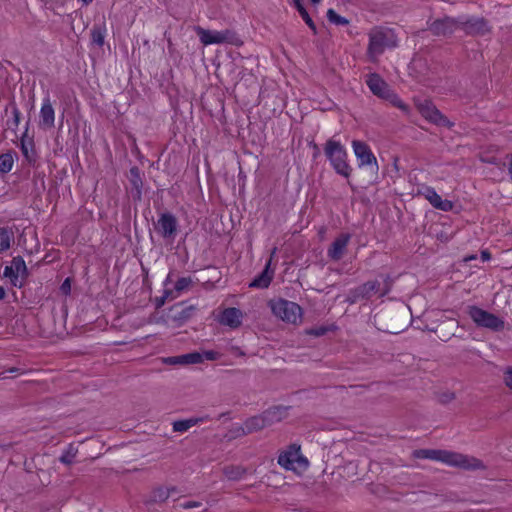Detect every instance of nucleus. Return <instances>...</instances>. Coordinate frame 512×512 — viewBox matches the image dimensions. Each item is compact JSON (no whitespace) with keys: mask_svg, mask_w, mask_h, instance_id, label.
I'll return each instance as SVG.
<instances>
[{"mask_svg":"<svg viewBox=\"0 0 512 512\" xmlns=\"http://www.w3.org/2000/svg\"><path fill=\"white\" fill-rule=\"evenodd\" d=\"M201 506H202V503L198 502V501H186V502H183V503L180 504V507L185 509V510L193 509V508H198V507H201Z\"/></svg>","mask_w":512,"mask_h":512,"instance_id":"37998d69","label":"nucleus"},{"mask_svg":"<svg viewBox=\"0 0 512 512\" xmlns=\"http://www.w3.org/2000/svg\"><path fill=\"white\" fill-rule=\"evenodd\" d=\"M458 28L469 36H484L491 31L489 22L476 16H459Z\"/></svg>","mask_w":512,"mask_h":512,"instance_id":"6e6552de","label":"nucleus"},{"mask_svg":"<svg viewBox=\"0 0 512 512\" xmlns=\"http://www.w3.org/2000/svg\"><path fill=\"white\" fill-rule=\"evenodd\" d=\"M55 126V111L49 96L43 99L39 113L38 127L44 131L53 129Z\"/></svg>","mask_w":512,"mask_h":512,"instance_id":"2eb2a0df","label":"nucleus"},{"mask_svg":"<svg viewBox=\"0 0 512 512\" xmlns=\"http://www.w3.org/2000/svg\"><path fill=\"white\" fill-rule=\"evenodd\" d=\"M459 17L452 18L449 16H445L440 19L434 20L429 24V31L435 36H450L452 35L458 28Z\"/></svg>","mask_w":512,"mask_h":512,"instance_id":"ddd939ff","label":"nucleus"},{"mask_svg":"<svg viewBox=\"0 0 512 512\" xmlns=\"http://www.w3.org/2000/svg\"><path fill=\"white\" fill-rule=\"evenodd\" d=\"M301 450V446L297 443H292L288 446L287 450L281 452L278 456V464L286 470H294L295 457Z\"/></svg>","mask_w":512,"mask_h":512,"instance_id":"6ab92c4d","label":"nucleus"},{"mask_svg":"<svg viewBox=\"0 0 512 512\" xmlns=\"http://www.w3.org/2000/svg\"><path fill=\"white\" fill-rule=\"evenodd\" d=\"M324 154L337 174L345 178L351 176L352 168L347 161L348 154L340 141L328 139L324 145Z\"/></svg>","mask_w":512,"mask_h":512,"instance_id":"20e7f679","label":"nucleus"},{"mask_svg":"<svg viewBox=\"0 0 512 512\" xmlns=\"http://www.w3.org/2000/svg\"><path fill=\"white\" fill-rule=\"evenodd\" d=\"M13 157L10 153L0 155V173L6 174L11 171L13 167Z\"/></svg>","mask_w":512,"mask_h":512,"instance_id":"72a5a7b5","label":"nucleus"},{"mask_svg":"<svg viewBox=\"0 0 512 512\" xmlns=\"http://www.w3.org/2000/svg\"><path fill=\"white\" fill-rule=\"evenodd\" d=\"M454 399H455V394L453 392L447 391V392L440 393L438 395V401L441 404H448L449 402H451Z\"/></svg>","mask_w":512,"mask_h":512,"instance_id":"58836bf2","label":"nucleus"},{"mask_svg":"<svg viewBox=\"0 0 512 512\" xmlns=\"http://www.w3.org/2000/svg\"><path fill=\"white\" fill-rule=\"evenodd\" d=\"M504 383L506 386L512 390V366L507 367V369L504 372Z\"/></svg>","mask_w":512,"mask_h":512,"instance_id":"ea45409f","label":"nucleus"},{"mask_svg":"<svg viewBox=\"0 0 512 512\" xmlns=\"http://www.w3.org/2000/svg\"><path fill=\"white\" fill-rule=\"evenodd\" d=\"M276 252V248L273 249L271 256ZM272 257L266 262L263 271L257 275L253 281L249 284L251 288L264 289L268 288L274 277V270L271 269Z\"/></svg>","mask_w":512,"mask_h":512,"instance_id":"a211bd4d","label":"nucleus"},{"mask_svg":"<svg viewBox=\"0 0 512 512\" xmlns=\"http://www.w3.org/2000/svg\"><path fill=\"white\" fill-rule=\"evenodd\" d=\"M5 295V289L2 286H0V301L4 299Z\"/></svg>","mask_w":512,"mask_h":512,"instance_id":"3c124183","label":"nucleus"},{"mask_svg":"<svg viewBox=\"0 0 512 512\" xmlns=\"http://www.w3.org/2000/svg\"><path fill=\"white\" fill-rule=\"evenodd\" d=\"M292 3L294 4L295 8L301 15L304 22L307 24V26L311 29L314 35H317V27L313 21V19L310 17L309 13L307 12L306 8L304 7L302 0H292Z\"/></svg>","mask_w":512,"mask_h":512,"instance_id":"c756f323","label":"nucleus"},{"mask_svg":"<svg viewBox=\"0 0 512 512\" xmlns=\"http://www.w3.org/2000/svg\"><path fill=\"white\" fill-rule=\"evenodd\" d=\"M506 159H507V170H508V174H509V177L512 181V153L511 154H508L506 156Z\"/></svg>","mask_w":512,"mask_h":512,"instance_id":"49530a36","label":"nucleus"},{"mask_svg":"<svg viewBox=\"0 0 512 512\" xmlns=\"http://www.w3.org/2000/svg\"><path fill=\"white\" fill-rule=\"evenodd\" d=\"M242 430L245 431L244 424L242 426H238L237 428H235V430H234L235 436L241 437V436H246L249 434V433H242Z\"/></svg>","mask_w":512,"mask_h":512,"instance_id":"de8ad7c7","label":"nucleus"},{"mask_svg":"<svg viewBox=\"0 0 512 512\" xmlns=\"http://www.w3.org/2000/svg\"><path fill=\"white\" fill-rule=\"evenodd\" d=\"M418 109L420 114L429 122L442 126L451 128L454 124L444 115L442 114L436 106L428 100L420 103L418 105Z\"/></svg>","mask_w":512,"mask_h":512,"instance_id":"f8f14e48","label":"nucleus"},{"mask_svg":"<svg viewBox=\"0 0 512 512\" xmlns=\"http://www.w3.org/2000/svg\"><path fill=\"white\" fill-rule=\"evenodd\" d=\"M314 149H315L314 157H317V155L319 154V149H318V146L316 144L314 145Z\"/></svg>","mask_w":512,"mask_h":512,"instance_id":"864d4df0","label":"nucleus"},{"mask_svg":"<svg viewBox=\"0 0 512 512\" xmlns=\"http://www.w3.org/2000/svg\"><path fill=\"white\" fill-rule=\"evenodd\" d=\"M327 19L330 23L335 24L337 26H346L349 24V20L341 15H339L334 9H328L327 11Z\"/></svg>","mask_w":512,"mask_h":512,"instance_id":"473e14b6","label":"nucleus"},{"mask_svg":"<svg viewBox=\"0 0 512 512\" xmlns=\"http://www.w3.org/2000/svg\"><path fill=\"white\" fill-rule=\"evenodd\" d=\"M171 282V274H168V276L166 277L165 281H164V285H168V283Z\"/></svg>","mask_w":512,"mask_h":512,"instance_id":"603ef678","label":"nucleus"},{"mask_svg":"<svg viewBox=\"0 0 512 512\" xmlns=\"http://www.w3.org/2000/svg\"><path fill=\"white\" fill-rule=\"evenodd\" d=\"M262 415L265 419L267 426L269 427L274 423L280 422L283 419L285 415V409L281 407H271L265 410L262 413Z\"/></svg>","mask_w":512,"mask_h":512,"instance_id":"cd10ccee","label":"nucleus"},{"mask_svg":"<svg viewBox=\"0 0 512 512\" xmlns=\"http://www.w3.org/2000/svg\"><path fill=\"white\" fill-rule=\"evenodd\" d=\"M20 148L28 164L34 166L37 162V152L35 150L34 141L27 138L26 133L20 140Z\"/></svg>","mask_w":512,"mask_h":512,"instance_id":"5701e85b","label":"nucleus"},{"mask_svg":"<svg viewBox=\"0 0 512 512\" xmlns=\"http://www.w3.org/2000/svg\"><path fill=\"white\" fill-rule=\"evenodd\" d=\"M223 473L227 479L237 481L243 478L246 470L240 466L230 465L224 467Z\"/></svg>","mask_w":512,"mask_h":512,"instance_id":"7c9ffc66","label":"nucleus"},{"mask_svg":"<svg viewBox=\"0 0 512 512\" xmlns=\"http://www.w3.org/2000/svg\"><path fill=\"white\" fill-rule=\"evenodd\" d=\"M175 490L176 489L174 487H172L171 489L158 487L153 490L151 499L153 502H165L169 498L170 493L174 492Z\"/></svg>","mask_w":512,"mask_h":512,"instance_id":"2f4dec72","label":"nucleus"},{"mask_svg":"<svg viewBox=\"0 0 512 512\" xmlns=\"http://www.w3.org/2000/svg\"><path fill=\"white\" fill-rule=\"evenodd\" d=\"M483 162H487V163H495V158H491V159H482Z\"/></svg>","mask_w":512,"mask_h":512,"instance_id":"5fc2aeb1","label":"nucleus"},{"mask_svg":"<svg viewBox=\"0 0 512 512\" xmlns=\"http://www.w3.org/2000/svg\"><path fill=\"white\" fill-rule=\"evenodd\" d=\"M313 5H317L321 2V0H310Z\"/></svg>","mask_w":512,"mask_h":512,"instance_id":"6e6d98bb","label":"nucleus"},{"mask_svg":"<svg viewBox=\"0 0 512 512\" xmlns=\"http://www.w3.org/2000/svg\"><path fill=\"white\" fill-rule=\"evenodd\" d=\"M429 203L436 209L448 212L453 209V203L450 200L442 199V197L432 187L426 186L421 192Z\"/></svg>","mask_w":512,"mask_h":512,"instance_id":"f3484780","label":"nucleus"},{"mask_svg":"<svg viewBox=\"0 0 512 512\" xmlns=\"http://www.w3.org/2000/svg\"><path fill=\"white\" fill-rule=\"evenodd\" d=\"M60 291L64 295H69L71 292V280L70 278H66L60 286Z\"/></svg>","mask_w":512,"mask_h":512,"instance_id":"79ce46f5","label":"nucleus"},{"mask_svg":"<svg viewBox=\"0 0 512 512\" xmlns=\"http://www.w3.org/2000/svg\"><path fill=\"white\" fill-rule=\"evenodd\" d=\"M352 147L359 167L370 166L375 172L378 171L379 166L377 159L367 143L360 140H353Z\"/></svg>","mask_w":512,"mask_h":512,"instance_id":"9b49d317","label":"nucleus"},{"mask_svg":"<svg viewBox=\"0 0 512 512\" xmlns=\"http://www.w3.org/2000/svg\"><path fill=\"white\" fill-rule=\"evenodd\" d=\"M203 355V359L215 361L220 357V354L213 350H207L201 353Z\"/></svg>","mask_w":512,"mask_h":512,"instance_id":"a19ab883","label":"nucleus"},{"mask_svg":"<svg viewBox=\"0 0 512 512\" xmlns=\"http://www.w3.org/2000/svg\"><path fill=\"white\" fill-rule=\"evenodd\" d=\"M171 294H172L171 290L165 289L162 296L156 297L155 301H154L156 309L161 308L165 304L167 298L170 297Z\"/></svg>","mask_w":512,"mask_h":512,"instance_id":"4c0bfd02","label":"nucleus"},{"mask_svg":"<svg viewBox=\"0 0 512 512\" xmlns=\"http://www.w3.org/2000/svg\"><path fill=\"white\" fill-rule=\"evenodd\" d=\"M78 2H81L83 6H88L91 4L94 0H77Z\"/></svg>","mask_w":512,"mask_h":512,"instance_id":"8fccbe9b","label":"nucleus"},{"mask_svg":"<svg viewBox=\"0 0 512 512\" xmlns=\"http://www.w3.org/2000/svg\"><path fill=\"white\" fill-rule=\"evenodd\" d=\"M107 29L105 22L95 23L90 30L91 44L102 48L105 43Z\"/></svg>","mask_w":512,"mask_h":512,"instance_id":"393cba45","label":"nucleus"},{"mask_svg":"<svg viewBox=\"0 0 512 512\" xmlns=\"http://www.w3.org/2000/svg\"><path fill=\"white\" fill-rule=\"evenodd\" d=\"M209 417L208 416H205V417H191V418H188V419H182V420H176L173 422V431L175 432H186L188 431L191 427L201 423V422H204L205 420H207Z\"/></svg>","mask_w":512,"mask_h":512,"instance_id":"bb28decb","label":"nucleus"},{"mask_svg":"<svg viewBox=\"0 0 512 512\" xmlns=\"http://www.w3.org/2000/svg\"><path fill=\"white\" fill-rule=\"evenodd\" d=\"M366 84L370 91L377 97L390 102L393 106L399 108L404 113L409 114L410 107L404 103L399 96L390 88V86L378 75L372 73L368 76Z\"/></svg>","mask_w":512,"mask_h":512,"instance_id":"39448f33","label":"nucleus"},{"mask_svg":"<svg viewBox=\"0 0 512 512\" xmlns=\"http://www.w3.org/2000/svg\"><path fill=\"white\" fill-rule=\"evenodd\" d=\"M11 107H12V115H13L14 124H15V126H18L21 113L14 102L11 103Z\"/></svg>","mask_w":512,"mask_h":512,"instance_id":"c03bdc74","label":"nucleus"},{"mask_svg":"<svg viewBox=\"0 0 512 512\" xmlns=\"http://www.w3.org/2000/svg\"><path fill=\"white\" fill-rule=\"evenodd\" d=\"M295 462L302 468H307L309 465L307 458L304 457L300 451L297 453V457H295Z\"/></svg>","mask_w":512,"mask_h":512,"instance_id":"a18cd8bd","label":"nucleus"},{"mask_svg":"<svg viewBox=\"0 0 512 512\" xmlns=\"http://www.w3.org/2000/svg\"><path fill=\"white\" fill-rule=\"evenodd\" d=\"M350 239L351 235L349 233L340 234L329 246L327 250L328 257L333 261H339L344 256Z\"/></svg>","mask_w":512,"mask_h":512,"instance_id":"dca6fc26","label":"nucleus"},{"mask_svg":"<svg viewBox=\"0 0 512 512\" xmlns=\"http://www.w3.org/2000/svg\"><path fill=\"white\" fill-rule=\"evenodd\" d=\"M76 454L77 449L72 444H70L68 448L59 457V461L65 465H70L73 463Z\"/></svg>","mask_w":512,"mask_h":512,"instance_id":"f704fd0d","label":"nucleus"},{"mask_svg":"<svg viewBox=\"0 0 512 512\" xmlns=\"http://www.w3.org/2000/svg\"><path fill=\"white\" fill-rule=\"evenodd\" d=\"M14 240V231L10 227H0V253L10 249Z\"/></svg>","mask_w":512,"mask_h":512,"instance_id":"c85d7f7f","label":"nucleus"},{"mask_svg":"<svg viewBox=\"0 0 512 512\" xmlns=\"http://www.w3.org/2000/svg\"><path fill=\"white\" fill-rule=\"evenodd\" d=\"M328 331H330V328L328 326H318L307 329L306 333L314 337H321L324 336Z\"/></svg>","mask_w":512,"mask_h":512,"instance_id":"e433bc0d","label":"nucleus"},{"mask_svg":"<svg viewBox=\"0 0 512 512\" xmlns=\"http://www.w3.org/2000/svg\"><path fill=\"white\" fill-rule=\"evenodd\" d=\"M242 312L235 307L226 308L222 311L219 322L230 328H238L242 323Z\"/></svg>","mask_w":512,"mask_h":512,"instance_id":"aec40b11","label":"nucleus"},{"mask_svg":"<svg viewBox=\"0 0 512 512\" xmlns=\"http://www.w3.org/2000/svg\"><path fill=\"white\" fill-rule=\"evenodd\" d=\"M369 43L367 57L373 63L378 61L387 49H394L398 46V38L393 29L377 26L368 33Z\"/></svg>","mask_w":512,"mask_h":512,"instance_id":"f03ea898","label":"nucleus"},{"mask_svg":"<svg viewBox=\"0 0 512 512\" xmlns=\"http://www.w3.org/2000/svg\"><path fill=\"white\" fill-rule=\"evenodd\" d=\"M191 284L192 279L190 277H181L176 281L174 289L177 293H181L182 291L188 289Z\"/></svg>","mask_w":512,"mask_h":512,"instance_id":"c9c22d12","label":"nucleus"},{"mask_svg":"<svg viewBox=\"0 0 512 512\" xmlns=\"http://www.w3.org/2000/svg\"><path fill=\"white\" fill-rule=\"evenodd\" d=\"M416 459L440 461L447 465L467 471L484 470L485 464L480 459L457 452L441 449H416L412 453Z\"/></svg>","mask_w":512,"mask_h":512,"instance_id":"f257e3e1","label":"nucleus"},{"mask_svg":"<svg viewBox=\"0 0 512 512\" xmlns=\"http://www.w3.org/2000/svg\"><path fill=\"white\" fill-rule=\"evenodd\" d=\"M196 33L204 45L221 44L231 42L232 33L229 30L211 31L202 27L196 28Z\"/></svg>","mask_w":512,"mask_h":512,"instance_id":"4468645a","label":"nucleus"},{"mask_svg":"<svg viewBox=\"0 0 512 512\" xmlns=\"http://www.w3.org/2000/svg\"><path fill=\"white\" fill-rule=\"evenodd\" d=\"M180 306H183L181 308V310L177 311L173 315V321L176 322L178 326H181L184 323H186L188 320H190L195 315V313L197 311L196 306H194V305H185L184 306V303H179V304L175 305L174 307H172V309L178 308Z\"/></svg>","mask_w":512,"mask_h":512,"instance_id":"b1692460","label":"nucleus"},{"mask_svg":"<svg viewBox=\"0 0 512 512\" xmlns=\"http://www.w3.org/2000/svg\"><path fill=\"white\" fill-rule=\"evenodd\" d=\"M392 287V280L389 275L384 276L383 284L378 280L367 281L349 290L346 301L355 304L361 300H369L373 295L379 293L381 297L387 295Z\"/></svg>","mask_w":512,"mask_h":512,"instance_id":"7ed1b4c3","label":"nucleus"},{"mask_svg":"<svg viewBox=\"0 0 512 512\" xmlns=\"http://www.w3.org/2000/svg\"><path fill=\"white\" fill-rule=\"evenodd\" d=\"M272 313L287 323L296 324L302 317V308L295 302L279 298L269 302Z\"/></svg>","mask_w":512,"mask_h":512,"instance_id":"0eeeda50","label":"nucleus"},{"mask_svg":"<svg viewBox=\"0 0 512 512\" xmlns=\"http://www.w3.org/2000/svg\"><path fill=\"white\" fill-rule=\"evenodd\" d=\"M266 427H268V426H267L265 419L261 413L259 415L249 417L244 421L245 431L242 430V433H254V432L260 431Z\"/></svg>","mask_w":512,"mask_h":512,"instance_id":"a878e982","label":"nucleus"},{"mask_svg":"<svg viewBox=\"0 0 512 512\" xmlns=\"http://www.w3.org/2000/svg\"><path fill=\"white\" fill-rule=\"evenodd\" d=\"M129 182L132 186V197L134 200L140 201L142 198L143 180L141 177L140 169L133 166L129 170Z\"/></svg>","mask_w":512,"mask_h":512,"instance_id":"4be33fe9","label":"nucleus"},{"mask_svg":"<svg viewBox=\"0 0 512 512\" xmlns=\"http://www.w3.org/2000/svg\"><path fill=\"white\" fill-rule=\"evenodd\" d=\"M3 276L9 278L13 286L21 288L23 286V281L20 280V277L22 279L28 277V269L23 257H14L11 265L5 266Z\"/></svg>","mask_w":512,"mask_h":512,"instance_id":"9d476101","label":"nucleus"},{"mask_svg":"<svg viewBox=\"0 0 512 512\" xmlns=\"http://www.w3.org/2000/svg\"><path fill=\"white\" fill-rule=\"evenodd\" d=\"M466 312L478 327L487 328L496 332L504 329L505 322L503 319L476 305L467 306Z\"/></svg>","mask_w":512,"mask_h":512,"instance_id":"423d86ee","label":"nucleus"},{"mask_svg":"<svg viewBox=\"0 0 512 512\" xmlns=\"http://www.w3.org/2000/svg\"><path fill=\"white\" fill-rule=\"evenodd\" d=\"M481 258L483 261H487L491 258V254L487 250H484L481 252Z\"/></svg>","mask_w":512,"mask_h":512,"instance_id":"09e8293b","label":"nucleus"},{"mask_svg":"<svg viewBox=\"0 0 512 512\" xmlns=\"http://www.w3.org/2000/svg\"><path fill=\"white\" fill-rule=\"evenodd\" d=\"M156 232L165 240L174 241L178 233V220L171 212H164L159 215L154 223Z\"/></svg>","mask_w":512,"mask_h":512,"instance_id":"1a4fd4ad","label":"nucleus"},{"mask_svg":"<svg viewBox=\"0 0 512 512\" xmlns=\"http://www.w3.org/2000/svg\"><path fill=\"white\" fill-rule=\"evenodd\" d=\"M203 361V355L199 352H192L180 356H171L163 358V363L167 365H187L197 364Z\"/></svg>","mask_w":512,"mask_h":512,"instance_id":"412c9836","label":"nucleus"}]
</instances>
